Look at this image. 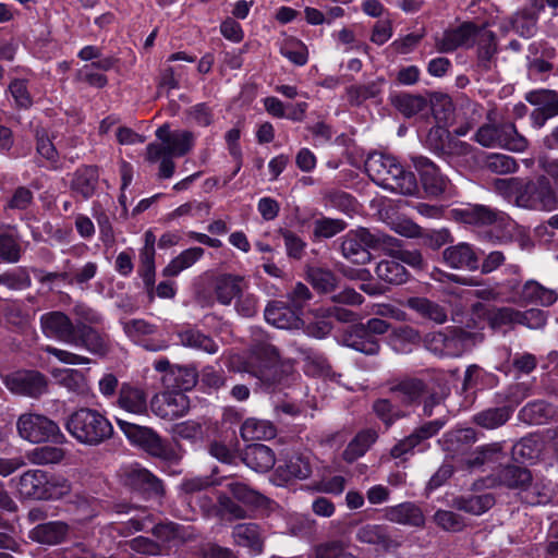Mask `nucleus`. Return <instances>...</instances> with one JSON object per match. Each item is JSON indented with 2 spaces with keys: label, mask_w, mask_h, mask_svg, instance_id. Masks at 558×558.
<instances>
[{
  "label": "nucleus",
  "mask_w": 558,
  "mask_h": 558,
  "mask_svg": "<svg viewBox=\"0 0 558 558\" xmlns=\"http://www.w3.org/2000/svg\"><path fill=\"white\" fill-rule=\"evenodd\" d=\"M280 53L293 64L302 66L307 63L308 51L300 40H289L280 48Z\"/></svg>",
  "instance_id": "774afa93"
},
{
  "label": "nucleus",
  "mask_w": 558,
  "mask_h": 558,
  "mask_svg": "<svg viewBox=\"0 0 558 558\" xmlns=\"http://www.w3.org/2000/svg\"><path fill=\"white\" fill-rule=\"evenodd\" d=\"M375 272L380 280L390 284H402L409 276L404 266L396 259L381 260Z\"/></svg>",
  "instance_id": "49530a36"
},
{
  "label": "nucleus",
  "mask_w": 558,
  "mask_h": 558,
  "mask_svg": "<svg viewBox=\"0 0 558 558\" xmlns=\"http://www.w3.org/2000/svg\"><path fill=\"white\" fill-rule=\"evenodd\" d=\"M306 277L313 288L322 293H331L339 284V278L336 274L325 267H308Z\"/></svg>",
  "instance_id": "ea45409f"
},
{
  "label": "nucleus",
  "mask_w": 558,
  "mask_h": 558,
  "mask_svg": "<svg viewBox=\"0 0 558 558\" xmlns=\"http://www.w3.org/2000/svg\"><path fill=\"white\" fill-rule=\"evenodd\" d=\"M243 286V279L232 275H223L216 280L215 294L217 300L223 304L229 305L231 301L239 294Z\"/></svg>",
  "instance_id": "c03bdc74"
},
{
  "label": "nucleus",
  "mask_w": 558,
  "mask_h": 558,
  "mask_svg": "<svg viewBox=\"0 0 558 558\" xmlns=\"http://www.w3.org/2000/svg\"><path fill=\"white\" fill-rule=\"evenodd\" d=\"M150 409L157 416L173 421L187 413L190 400L183 392L168 391L154 396Z\"/></svg>",
  "instance_id": "f8f14e48"
},
{
  "label": "nucleus",
  "mask_w": 558,
  "mask_h": 558,
  "mask_svg": "<svg viewBox=\"0 0 558 558\" xmlns=\"http://www.w3.org/2000/svg\"><path fill=\"white\" fill-rule=\"evenodd\" d=\"M426 348L438 355L458 356L460 347L457 345L452 328L446 331L430 332L425 337Z\"/></svg>",
  "instance_id": "c9c22d12"
},
{
  "label": "nucleus",
  "mask_w": 558,
  "mask_h": 558,
  "mask_svg": "<svg viewBox=\"0 0 558 558\" xmlns=\"http://www.w3.org/2000/svg\"><path fill=\"white\" fill-rule=\"evenodd\" d=\"M451 137L452 135L447 129L436 125L428 131L425 145L430 151L441 158L444 153H446V148L448 147Z\"/></svg>",
  "instance_id": "052dcab7"
},
{
  "label": "nucleus",
  "mask_w": 558,
  "mask_h": 558,
  "mask_svg": "<svg viewBox=\"0 0 558 558\" xmlns=\"http://www.w3.org/2000/svg\"><path fill=\"white\" fill-rule=\"evenodd\" d=\"M21 498L47 500L48 474L43 470H28L17 478H12Z\"/></svg>",
  "instance_id": "2eb2a0df"
},
{
  "label": "nucleus",
  "mask_w": 558,
  "mask_h": 558,
  "mask_svg": "<svg viewBox=\"0 0 558 558\" xmlns=\"http://www.w3.org/2000/svg\"><path fill=\"white\" fill-rule=\"evenodd\" d=\"M32 278L26 267H15L0 274V288L22 291L31 288Z\"/></svg>",
  "instance_id": "de8ad7c7"
},
{
  "label": "nucleus",
  "mask_w": 558,
  "mask_h": 558,
  "mask_svg": "<svg viewBox=\"0 0 558 558\" xmlns=\"http://www.w3.org/2000/svg\"><path fill=\"white\" fill-rule=\"evenodd\" d=\"M147 392L142 387L123 383L119 389L117 404L129 413L141 415L147 412Z\"/></svg>",
  "instance_id": "393cba45"
},
{
  "label": "nucleus",
  "mask_w": 558,
  "mask_h": 558,
  "mask_svg": "<svg viewBox=\"0 0 558 558\" xmlns=\"http://www.w3.org/2000/svg\"><path fill=\"white\" fill-rule=\"evenodd\" d=\"M510 414L508 407L486 409L475 414L473 422L481 427L494 429L504 425L510 418Z\"/></svg>",
  "instance_id": "09e8293b"
},
{
  "label": "nucleus",
  "mask_w": 558,
  "mask_h": 558,
  "mask_svg": "<svg viewBox=\"0 0 558 558\" xmlns=\"http://www.w3.org/2000/svg\"><path fill=\"white\" fill-rule=\"evenodd\" d=\"M356 539L361 543L380 546L385 550H392L400 546L399 541L392 538L387 529L379 524H365L356 532Z\"/></svg>",
  "instance_id": "2f4dec72"
},
{
  "label": "nucleus",
  "mask_w": 558,
  "mask_h": 558,
  "mask_svg": "<svg viewBox=\"0 0 558 558\" xmlns=\"http://www.w3.org/2000/svg\"><path fill=\"white\" fill-rule=\"evenodd\" d=\"M347 228L342 219L322 217L313 222V235L316 239H330Z\"/></svg>",
  "instance_id": "13d9d810"
},
{
  "label": "nucleus",
  "mask_w": 558,
  "mask_h": 558,
  "mask_svg": "<svg viewBox=\"0 0 558 558\" xmlns=\"http://www.w3.org/2000/svg\"><path fill=\"white\" fill-rule=\"evenodd\" d=\"M117 424L132 444L137 445L154 457L169 458L167 446L154 429L121 418L117 420Z\"/></svg>",
  "instance_id": "1a4fd4ad"
},
{
  "label": "nucleus",
  "mask_w": 558,
  "mask_h": 558,
  "mask_svg": "<svg viewBox=\"0 0 558 558\" xmlns=\"http://www.w3.org/2000/svg\"><path fill=\"white\" fill-rule=\"evenodd\" d=\"M365 170L375 183L386 190L408 196L417 192L418 185L414 173L405 170L392 156L371 154L365 161Z\"/></svg>",
  "instance_id": "f03ea898"
},
{
  "label": "nucleus",
  "mask_w": 558,
  "mask_h": 558,
  "mask_svg": "<svg viewBox=\"0 0 558 558\" xmlns=\"http://www.w3.org/2000/svg\"><path fill=\"white\" fill-rule=\"evenodd\" d=\"M388 389L401 408H410L422 402L423 397L428 392V384L422 378L404 375L390 379Z\"/></svg>",
  "instance_id": "9b49d317"
},
{
  "label": "nucleus",
  "mask_w": 558,
  "mask_h": 558,
  "mask_svg": "<svg viewBox=\"0 0 558 558\" xmlns=\"http://www.w3.org/2000/svg\"><path fill=\"white\" fill-rule=\"evenodd\" d=\"M397 246L398 239L380 231H371L362 227L350 230L342 236L340 245L343 257L360 265L371 260V250L393 252Z\"/></svg>",
  "instance_id": "7ed1b4c3"
},
{
  "label": "nucleus",
  "mask_w": 558,
  "mask_h": 558,
  "mask_svg": "<svg viewBox=\"0 0 558 558\" xmlns=\"http://www.w3.org/2000/svg\"><path fill=\"white\" fill-rule=\"evenodd\" d=\"M383 83L384 78H378L367 84L349 86L347 94L350 104L359 106L367 99L375 98L380 94Z\"/></svg>",
  "instance_id": "5fc2aeb1"
},
{
  "label": "nucleus",
  "mask_w": 558,
  "mask_h": 558,
  "mask_svg": "<svg viewBox=\"0 0 558 558\" xmlns=\"http://www.w3.org/2000/svg\"><path fill=\"white\" fill-rule=\"evenodd\" d=\"M550 414V408L544 401L527 403L520 411L521 418L529 424H543Z\"/></svg>",
  "instance_id": "69168bd1"
},
{
  "label": "nucleus",
  "mask_w": 558,
  "mask_h": 558,
  "mask_svg": "<svg viewBox=\"0 0 558 558\" xmlns=\"http://www.w3.org/2000/svg\"><path fill=\"white\" fill-rule=\"evenodd\" d=\"M442 260L452 269L475 271L480 268V257L476 250L466 242L446 247L442 251Z\"/></svg>",
  "instance_id": "6ab92c4d"
},
{
  "label": "nucleus",
  "mask_w": 558,
  "mask_h": 558,
  "mask_svg": "<svg viewBox=\"0 0 558 558\" xmlns=\"http://www.w3.org/2000/svg\"><path fill=\"white\" fill-rule=\"evenodd\" d=\"M442 423L440 421H430L420 427L415 428L412 434L399 440L390 450V456L395 459L404 458L407 454L412 453L413 450L424 440L436 435Z\"/></svg>",
  "instance_id": "aec40b11"
},
{
  "label": "nucleus",
  "mask_w": 558,
  "mask_h": 558,
  "mask_svg": "<svg viewBox=\"0 0 558 558\" xmlns=\"http://www.w3.org/2000/svg\"><path fill=\"white\" fill-rule=\"evenodd\" d=\"M475 45L477 46L476 66L482 72L490 71L495 65V57L498 52L496 34L482 25V29H480V34H477L475 39Z\"/></svg>",
  "instance_id": "5701e85b"
},
{
  "label": "nucleus",
  "mask_w": 558,
  "mask_h": 558,
  "mask_svg": "<svg viewBox=\"0 0 558 558\" xmlns=\"http://www.w3.org/2000/svg\"><path fill=\"white\" fill-rule=\"evenodd\" d=\"M476 441L473 428L454 429L442 438V448L452 459L463 458Z\"/></svg>",
  "instance_id": "b1692460"
},
{
  "label": "nucleus",
  "mask_w": 558,
  "mask_h": 558,
  "mask_svg": "<svg viewBox=\"0 0 558 558\" xmlns=\"http://www.w3.org/2000/svg\"><path fill=\"white\" fill-rule=\"evenodd\" d=\"M451 216L459 222L474 227L494 226L501 229L510 223V218L507 214L480 204H466L465 206L453 208Z\"/></svg>",
  "instance_id": "6e6552de"
},
{
  "label": "nucleus",
  "mask_w": 558,
  "mask_h": 558,
  "mask_svg": "<svg viewBox=\"0 0 558 558\" xmlns=\"http://www.w3.org/2000/svg\"><path fill=\"white\" fill-rule=\"evenodd\" d=\"M310 558H359L340 541H328L313 547Z\"/></svg>",
  "instance_id": "864d4df0"
},
{
  "label": "nucleus",
  "mask_w": 558,
  "mask_h": 558,
  "mask_svg": "<svg viewBox=\"0 0 558 558\" xmlns=\"http://www.w3.org/2000/svg\"><path fill=\"white\" fill-rule=\"evenodd\" d=\"M239 371L254 377L257 380L256 385L267 392H274L288 385L291 375L279 349L268 340H254L251 343Z\"/></svg>",
  "instance_id": "f257e3e1"
},
{
  "label": "nucleus",
  "mask_w": 558,
  "mask_h": 558,
  "mask_svg": "<svg viewBox=\"0 0 558 558\" xmlns=\"http://www.w3.org/2000/svg\"><path fill=\"white\" fill-rule=\"evenodd\" d=\"M65 427L78 442L87 446H98L113 435L110 421L99 411L89 408H81L73 412Z\"/></svg>",
  "instance_id": "20e7f679"
},
{
  "label": "nucleus",
  "mask_w": 558,
  "mask_h": 558,
  "mask_svg": "<svg viewBox=\"0 0 558 558\" xmlns=\"http://www.w3.org/2000/svg\"><path fill=\"white\" fill-rule=\"evenodd\" d=\"M527 102L541 107L553 117L558 116V93L553 89H536L526 94Z\"/></svg>",
  "instance_id": "8fccbe9b"
},
{
  "label": "nucleus",
  "mask_w": 558,
  "mask_h": 558,
  "mask_svg": "<svg viewBox=\"0 0 558 558\" xmlns=\"http://www.w3.org/2000/svg\"><path fill=\"white\" fill-rule=\"evenodd\" d=\"M16 430L19 436L32 444L62 442L64 439L58 424L39 413H23L17 417Z\"/></svg>",
  "instance_id": "423d86ee"
},
{
  "label": "nucleus",
  "mask_w": 558,
  "mask_h": 558,
  "mask_svg": "<svg viewBox=\"0 0 558 558\" xmlns=\"http://www.w3.org/2000/svg\"><path fill=\"white\" fill-rule=\"evenodd\" d=\"M393 106L407 118H411L427 107V101L423 96L400 94L392 98Z\"/></svg>",
  "instance_id": "6e6d98bb"
},
{
  "label": "nucleus",
  "mask_w": 558,
  "mask_h": 558,
  "mask_svg": "<svg viewBox=\"0 0 558 558\" xmlns=\"http://www.w3.org/2000/svg\"><path fill=\"white\" fill-rule=\"evenodd\" d=\"M385 517L390 522L416 527L425 523L422 510L412 502H403L386 509Z\"/></svg>",
  "instance_id": "473e14b6"
},
{
  "label": "nucleus",
  "mask_w": 558,
  "mask_h": 558,
  "mask_svg": "<svg viewBox=\"0 0 558 558\" xmlns=\"http://www.w3.org/2000/svg\"><path fill=\"white\" fill-rule=\"evenodd\" d=\"M278 473L284 480L298 478L305 480L312 474V464L310 458L304 454H293L282 466L278 468Z\"/></svg>",
  "instance_id": "a19ab883"
},
{
  "label": "nucleus",
  "mask_w": 558,
  "mask_h": 558,
  "mask_svg": "<svg viewBox=\"0 0 558 558\" xmlns=\"http://www.w3.org/2000/svg\"><path fill=\"white\" fill-rule=\"evenodd\" d=\"M63 458V449L51 446L37 447L27 453L29 462L37 465L59 463Z\"/></svg>",
  "instance_id": "bf43d9fd"
},
{
  "label": "nucleus",
  "mask_w": 558,
  "mask_h": 558,
  "mask_svg": "<svg viewBox=\"0 0 558 558\" xmlns=\"http://www.w3.org/2000/svg\"><path fill=\"white\" fill-rule=\"evenodd\" d=\"M221 481H211L209 476H195L191 478H184L180 484V490L185 495L190 496L189 502L195 499V496L202 495V492L209 488L213 485H219Z\"/></svg>",
  "instance_id": "e2e57ef3"
},
{
  "label": "nucleus",
  "mask_w": 558,
  "mask_h": 558,
  "mask_svg": "<svg viewBox=\"0 0 558 558\" xmlns=\"http://www.w3.org/2000/svg\"><path fill=\"white\" fill-rule=\"evenodd\" d=\"M411 160L418 172L425 192L430 196L442 194L447 187L448 180L439 168L425 156H412Z\"/></svg>",
  "instance_id": "dca6fc26"
},
{
  "label": "nucleus",
  "mask_w": 558,
  "mask_h": 558,
  "mask_svg": "<svg viewBox=\"0 0 558 558\" xmlns=\"http://www.w3.org/2000/svg\"><path fill=\"white\" fill-rule=\"evenodd\" d=\"M155 135L166 145L168 155L172 157L185 156L191 151L195 142V136L191 131H171L169 124L159 126Z\"/></svg>",
  "instance_id": "a211bd4d"
},
{
  "label": "nucleus",
  "mask_w": 558,
  "mask_h": 558,
  "mask_svg": "<svg viewBox=\"0 0 558 558\" xmlns=\"http://www.w3.org/2000/svg\"><path fill=\"white\" fill-rule=\"evenodd\" d=\"M344 344L366 355H376L380 349L378 339L359 326L344 337Z\"/></svg>",
  "instance_id": "58836bf2"
},
{
  "label": "nucleus",
  "mask_w": 558,
  "mask_h": 558,
  "mask_svg": "<svg viewBox=\"0 0 558 558\" xmlns=\"http://www.w3.org/2000/svg\"><path fill=\"white\" fill-rule=\"evenodd\" d=\"M375 415L387 426H391L396 421L407 416L401 405L397 407L391 400L381 398L373 402L372 405Z\"/></svg>",
  "instance_id": "3c124183"
},
{
  "label": "nucleus",
  "mask_w": 558,
  "mask_h": 558,
  "mask_svg": "<svg viewBox=\"0 0 558 558\" xmlns=\"http://www.w3.org/2000/svg\"><path fill=\"white\" fill-rule=\"evenodd\" d=\"M161 381L168 389L178 392L191 390L198 381V372L195 366L173 365L162 375Z\"/></svg>",
  "instance_id": "a878e982"
},
{
  "label": "nucleus",
  "mask_w": 558,
  "mask_h": 558,
  "mask_svg": "<svg viewBox=\"0 0 558 558\" xmlns=\"http://www.w3.org/2000/svg\"><path fill=\"white\" fill-rule=\"evenodd\" d=\"M278 233L282 236L287 255L293 259H301L304 255L306 248V242L303 241L298 234L293 231L280 228Z\"/></svg>",
  "instance_id": "338daca9"
},
{
  "label": "nucleus",
  "mask_w": 558,
  "mask_h": 558,
  "mask_svg": "<svg viewBox=\"0 0 558 558\" xmlns=\"http://www.w3.org/2000/svg\"><path fill=\"white\" fill-rule=\"evenodd\" d=\"M22 248L17 234L0 232V258L7 263L15 264L21 259Z\"/></svg>",
  "instance_id": "4d7b16f0"
},
{
  "label": "nucleus",
  "mask_w": 558,
  "mask_h": 558,
  "mask_svg": "<svg viewBox=\"0 0 558 558\" xmlns=\"http://www.w3.org/2000/svg\"><path fill=\"white\" fill-rule=\"evenodd\" d=\"M234 543L247 547L255 554L263 551L264 538L260 527L255 523L236 524L232 531Z\"/></svg>",
  "instance_id": "f704fd0d"
},
{
  "label": "nucleus",
  "mask_w": 558,
  "mask_h": 558,
  "mask_svg": "<svg viewBox=\"0 0 558 558\" xmlns=\"http://www.w3.org/2000/svg\"><path fill=\"white\" fill-rule=\"evenodd\" d=\"M71 345L81 348L99 357H107L112 351L110 336L86 323H77Z\"/></svg>",
  "instance_id": "9d476101"
},
{
  "label": "nucleus",
  "mask_w": 558,
  "mask_h": 558,
  "mask_svg": "<svg viewBox=\"0 0 558 558\" xmlns=\"http://www.w3.org/2000/svg\"><path fill=\"white\" fill-rule=\"evenodd\" d=\"M521 299L525 303L549 306L556 302L557 294L554 290L543 287L537 281L529 280L522 287Z\"/></svg>",
  "instance_id": "79ce46f5"
},
{
  "label": "nucleus",
  "mask_w": 558,
  "mask_h": 558,
  "mask_svg": "<svg viewBox=\"0 0 558 558\" xmlns=\"http://www.w3.org/2000/svg\"><path fill=\"white\" fill-rule=\"evenodd\" d=\"M405 305L416 312L421 317L429 319L436 324H445L448 315L447 311L440 304L423 296L409 298Z\"/></svg>",
  "instance_id": "72a5a7b5"
},
{
  "label": "nucleus",
  "mask_w": 558,
  "mask_h": 558,
  "mask_svg": "<svg viewBox=\"0 0 558 558\" xmlns=\"http://www.w3.org/2000/svg\"><path fill=\"white\" fill-rule=\"evenodd\" d=\"M179 343L185 348L203 351L208 354H216L219 345L215 340L197 328H182L175 332Z\"/></svg>",
  "instance_id": "7c9ffc66"
},
{
  "label": "nucleus",
  "mask_w": 558,
  "mask_h": 558,
  "mask_svg": "<svg viewBox=\"0 0 558 558\" xmlns=\"http://www.w3.org/2000/svg\"><path fill=\"white\" fill-rule=\"evenodd\" d=\"M492 485L505 486L509 489L524 490L532 482V474L529 469L509 464L502 466L489 477Z\"/></svg>",
  "instance_id": "4be33fe9"
},
{
  "label": "nucleus",
  "mask_w": 558,
  "mask_h": 558,
  "mask_svg": "<svg viewBox=\"0 0 558 558\" xmlns=\"http://www.w3.org/2000/svg\"><path fill=\"white\" fill-rule=\"evenodd\" d=\"M68 534L69 525L65 522L51 521L36 525L28 536L33 542L52 546L62 543Z\"/></svg>",
  "instance_id": "cd10ccee"
},
{
  "label": "nucleus",
  "mask_w": 558,
  "mask_h": 558,
  "mask_svg": "<svg viewBox=\"0 0 558 558\" xmlns=\"http://www.w3.org/2000/svg\"><path fill=\"white\" fill-rule=\"evenodd\" d=\"M517 204L530 209L551 210L558 201L549 180L541 175L524 184L517 196Z\"/></svg>",
  "instance_id": "0eeeda50"
},
{
  "label": "nucleus",
  "mask_w": 558,
  "mask_h": 558,
  "mask_svg": "<svg viewBox=\"0 0 558 558\" xmlns=\"http://www.w3.org/2000/svg\"><path fill=\"white\" fill-rule=\"evenodd\" d=\"M204 255V250L199 246L190 247L174 257L162 270L166 277H175L184 269L193 266Z\"/></svg>",
  "instance_id": "a18cd8bd"
},
{
  "label": "nucleus",
  "mask_w": 558,
  "mask_h": 558,
  "mask_svg": "<svg viewBox=\"0 0 558 558\" xmlns=\"http://www.w3.org/2000/svg\"><path fill=\"white\" fill-rule=\"evenodd\" d=\"M495 505V497L487 493L483 495L459 496L452 500V507L473 515H481Z\"/></svg>",
  "instance_id": "e433bc0d"
},
{
  "label": "nucleus",
  "mask_w": 558,
  "mask_h": 558,
  "mask_svg": "<svg viewBox=\"0 0 558 558\" xmlns=\"http://www.w3.org/2000/svg\"><path fill=\"white\" fill-rule=\"evenodd\" d=\"M5 387L16 395L37 398L47 390L46 377L36 371L17 372L8 375Z\"/></svg>",
  "instance_id": "4468645a"
},
{
  "label": "nucleus",
  "mask_w": 558,
  "mask_h": 558,
  "mask_svg": "<svg viewBox=\"0 0 558 558\" xmlns=\"http://www.w3.org/2000/svg\"><path fill=\"white\" fill-rule=\"evenodd\" d=\"M40 327L45 336L68 344H71L76 331V324H73L70 317L60 311L41 315Z\"/></svg>",
  "instance_id": "f3484780"
},
{
  "label": "nucleus",
  "mask_w": 558,
  "mask_h": 558,
  "mask_svg": "<svg viewBox=\"0 0 558 558\" xmlns=\"http://www.w3.org/2000/svg\"><path fill=\"white\" fill-rule=\"evenodd\" d=\"M378 438V434L374 429H364L356 434V436L348 444L342 453V458L348 463H353L359 458L363 457L367 450Z\"/></svg>",
  "instance_id": "4c0bfd02"
},
{
  "label": "nucleus",
  "mask_w": 558,
  "mask_h": 558,
  "mask_svg": "<svg viewBox=\"0 0 558 558\" xmlns=\"http://www.w3.org/2000/svg\"><path fill=\"white\" fill-rule=\"evenodd\" d=\"M275 425L265 420L247 418L241 426V436L245 440H266L276 436Z\"/></svg>",
  "instance_id": "37998d69"
},
{
  "label": "nucleus",
  "mask_w": 558,
  "mask_h": 558,
  "mask_svg": "<svg viewBox=\"0 0 558 558\" xmlns=\"http://www.w3.org/2000/svg\"><path fill=\"white\" fill-rule=\"evenodd\" d=\"M553 496L554 488L551 484L549 482L545 483L539 481L534 484L531 483L525 487L522 499L529 505L537 506L550 502Z\"/></svg>",
  "instance_id": "603ef678"
},
{
  "label": "nucleus",
  "mask_w": 558,
  "mask_h": 558,
  "mask_svg": "<svg viewBox=\"0 0 558 558\" xmlns=\"http://www.w3.org/2000/svg\"><path fill=\"white\" fill-rule=\"evenodd\" d=\"M480 29L482 26L464 22L453 29L446 31L441 38H437L436 48L439 52H452L460 47L471 48L475 45Z\"/></svg>",
  "instance_id": "ddd939ff"
},
{
  "label": "nucleus",
  "mask_w": 558,
  "mask_h": 558,
  "mask_svg": "<svg viewBox=\"0 0 558 558\" xmlns=\"http://www.w3.org/2000/svg\"><path fill=\"white\" fill-rule=\"evenodd\" d=\"M125 484L134 490L147 495H161L162 483L146 469H132L125 475Z\"/></svg>",
  "instance_id": "c85d7f7f"
},
{
  "label": "nucleus",
  "mask_w": 558,
  "mask_h": 558,
  "mask_svg": "<svg viewBox=\"0 0 558 558\" xmlns=\"http://www.w3.org/2000/svg\"><path fill=\"white\" fill-rule=\"evenodd\" d=\"M493 110L487 113V122L478 128L474 135L475 142L483 147H501L512 151H524L527 140L518 133L514 123L505 121L496 123Z\"/></svg>",
  "instance_id": "39448f33"
},
{
  "label": "nucleus",
  "mask_w": 558,
  "mask_h": 558,
  "mask_svg": "<svg viewBox=\"0 0 558 558\" xmlns=\"http://www.w3.org/2000/svg\"><path fill=\"white\" fill-rule=\"evenodd\" d=\"M218 515L222 520L244 519L246 511L239 504L232 500L228 495L219 493L218 495Z\"/></svg>",
  "instance_id": "0e129e2a"
},
{
  "label": "nucleus",
  "mask_w": 558,
  "mask_h": 558,
  "mask_svg": "<svg viewBox=\"0 0 558 558\" xmlns=\"http://www.w3.org/2000/svg\"><path fill=\"white\" fill-rule=\"evenodd\" d=\"M99 183V169L97 166H82L73 173L70 184L72 192L89 199L96 194Z\"/></svg>",
  "instance_id": "bb28decb"
},
{
  "label": "nucleus",
  "mask_w": 558,
  "mask_h": 558,
  "mask_svg": "<svg viewBox=\"0 0 558 558\" xmlns=\"http://www.w3.org/2000/svg\"><path fill=\"white\" fill-rule=\"evenodd\" d=\"M242 461L256 472H268L276 463V454L268 446L254 444L248 446L242 457Z\"/></svg>",
  "instance_id": "c756f323"
},
{
  "label": "nucleus",
  "mask_w": 558,
  "mask_h": 558,
  "mask_svg": "<svg viewBox=\"0 0 558 558\" xmlns=\"http://www.w3.org/2000/svg\"><path fill=\"white\" fill-rule=\"evenodd\" d=\"M484 168L497 174H508L517 170L518 163L514 158L504 154H489L484 160Z\"/></svg>",
  "instance_id": "680f3d73"
},
{
  "label": "nucleus",
  "mask_w": 558,
  "mask_h": 558,
  "mask_svg": "<svg viewBox=\"0 0 558 558\" xmlns=\"http://www.w3.org/2000/svg\"><path fill=\"white\" fill-rule=\"evenodd\" d=\"M264 315L267 323L280 329H298L303 324L298 310L282 301L270 302Z\"/></svg>",
  "instance_id": "412c9836"
}]
</instances>
